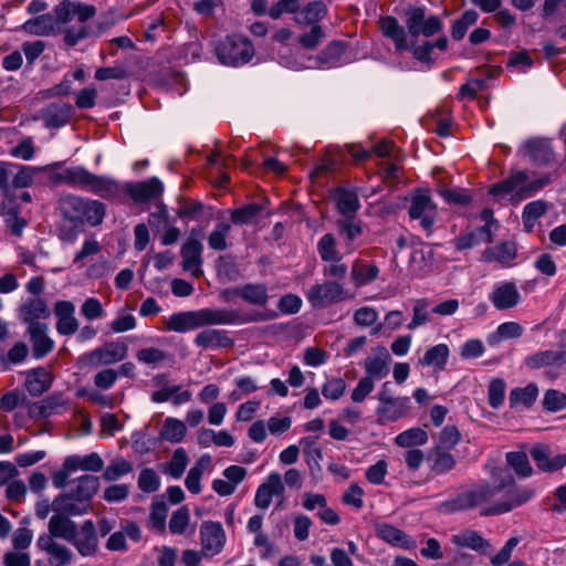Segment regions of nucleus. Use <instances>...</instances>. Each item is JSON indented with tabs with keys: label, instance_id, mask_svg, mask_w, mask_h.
<instances>
[{
	"label": "nucleus",
	"instance_id": "nucleus-24",
	"mask_svg": "<svg viewBox=\"0 0 566 566\" xmlns=\"http://www.w3.org/2000/svg\"><path fill=\"white\" fill-rule=\"evenodd\" d=\"M378 355L368 356L365 359L364 367L366 370L365 377L370 379H381L389 373L388 364L390 361V355L385 346L377 347Z\"/></svg>",
	"mask_w": 566,
	"mask_h": 566
},
{
	"label": "nucleus",
	"instance_id": "nucleus-27",
	"mask_svg": "<svg viewBox=\"0 0 566 566\" xmlns=\"http://www.w3.org/2000/svg\"><path fill=\"white\" fill-rule=\"evenodd\" d=\"M52 375L44 367H36L27 373L25 387L33 397H39L50 389Z\"/></svg>",
	"mask_w": 566,
	"mask_h": 566
},
{
	"label": "nucleus",
	"instance_id": "nucleus-45",
	"mask_svg": "<svg viewBox=\"0 0 566 566\" xmlns=\"http://www.w3.org/2000/svg\"><path fill=\"white\" fill-rule=\"evenodd\" d=\"M449 357V347L446 344H439L430 347L419 360L422 366H433L437 370L446 368Z\"/></svg>",
	"mask_w": 566,
	"mask_h": 566
},
{
	"label": "nucleus",
	"instance_id": "nucleus-48",
	"mask_svg": "<svg viewBox=\"0 0 566 566\" xmlns=\"http://www.w3.org/2000/svg\"><path fill=\"white\" fill-rule=\"evenodd\" d=\"M538 396V388L535 384H528L524 388H514L510 392V407L514 408L518 405H523L530 408L535 402Z\"/></svg>",
	"mask_w": 566,
	"mask_h": 566
},
{
	"label": "nucleus",
	"instance_id": "nucleus-30",
	"mask_svg": "<svg viewBox=\"0 0 566 566\" xmlns=\"http://www.w3.org/2000/svg\"><path fill=\"white\" fill-rule=\"evenodd\" d=\"M21 30L36 36L50 35L57 31L56 19L53 18L52 13L41 14L25 21L21 25Z\"/></svg>",
	"mask_w": 566,
	"mask_h": 566
},
{
	"label": "nucleus",
	"instance_id": "nucleus-33",
	"mask_svg": "<svg viewBox=\"0 0 566 566\" xmlns=\"http://www.w3.org/2000/svg\"><path fill=\"white\" fill-rule=\"evenodd\" d=\"M84 197L76 195H65L59 200V210L62 218L76 228V221L80 220L81 209L84 205Z\"/></svg>",
	"mask_w": 566,
	"mask_h": 566
},
{
	"label": "nucleus",
	"instance_id": "nucleus-9",
	"mask_svg": "<svg viewBox=\"0 0 566 566\" xmlns=\"http://www.w3.org/2000/svg\"><path fill=\"white\" fill-rule=\"evenodd\" d=\"M96 14V8L78 1L63 0L53 9V18L56 19V28L70 23L77 17L81 23H85Z\"/></svg>",
	"mask_w": 566,
	"mask_h": 566
},
{
	"label": "nucleus",
	"instance_id": "nucleus-38",
	"mask_svg": "<svg viewBox=\"0 0 566 566\" xmlns=\"http://www.w3.org/2000/svg\"><path fill=\"white\" fill-rule=\"evenodd\" d=\"M491 301L497 310L514 307L520 301L515 285H499L491 295Z\"/></svg>",
	"mask_w": 566,
	"mask_h": 566
},
{
	"label": "nucleus",
	"instance_id": "nucleus-20",
	"mask_svg": "<svg viewBox=\"0 0 566 566\" xmlns=\"http://www.w3.org/2000/svg\"><path fill=\"white\" fill-rule=\"evenodd\" d=\"M222 296L226 301H231L233 296H240L245 302L254 305H265L269 298L265 285H242L237 289H226Z\"/></svg>",
	"mask_w": 566,
	"mask_h": 566
},
{
	"label": "nucleus",
	"instance_id": "nucleus-39",
	"mask_svg": "<svg viewBox=\"0 0 566 566\" xmlns=\"http://www.w3.org/2000/svg\"><path fill=\"white\" fill-rule=\"evenodd\" d=\"M74 500L75 497L69 492L59 494L52 502V511H54L55 514H65L69 518L86 513L87 507L74 503Z\"/></svg>",
	"mask_w": 566,
	"mask_h": 566
},
{
	"label": "nucleus",
	"instance_id": "nucleus-28",
	"mask_svg": "<svg viewBox=\"0 0 566 566\" xmlns=\"http://www.w3.org/2000/svg\"><path fill=\"white\" fill-rule=\"evenodd\" d=\"M430 470L436 475H443L452 471L457 465V460L450 450L441 448H431L428 452Z\"/></svg>",
	"mask_w": 566,
	"mask_h": 566
},
{
	"label": "nucleus",
	"instance_id": "nucleus-64",
	"mask_svg": "<svg viewBox=\"0 0 566 566\" xmlns=\"http://www.w3.org/2000/svg\"><path fill=\"white\" fill-rule=\"evenodd\" d=\"M543 407L548 411H559L566 407V395L557 390L549 389L545 392Z\"/></svg>",
	"mask_w": 566,
	"mask_h": 566
},
{
	"label": "nucleus",
	"instance_id": "nucleus-36",
	"mask_svg": "<svg viewBox=\"0 0 566 566\" xmlns=\"http://www.w3.org/2000/svg\"><path fill=\"white\" fill-rule=\"evenodd\" d=\"M50 315V311L44 300L35 297L29 300L20 307V316L28 326L32 323H40L39 318H45Z\"/></svg>",
	"mask_w": 566,
	"mask_h": 566
},
{
	"label": "nucleus",
	"instance_id": "nucleus-47",
	"mask_svg": "<svg viewBox=\"0 0 566 566\" xmlns=\"http://www.w3.org/2000/svg\"><path fill=\"white\" fill-rule=\"evenodd\" d=\"M428 433L419 427L402 431L395 438V443L401 448L412 449L428 442Z\"/></svg>",
	"mask_w": 566,
	"mask_h": 566
},
{
	"label": "nucleus",
	"instance_id": "nucleus-46",
	"mask_svg": "<svg viewBox=\"0 0 566 566\" xmlns=\"http://www.w3.org/2000/svg\"><path fill=\"white\" fill-rule=\"evenodd\" d=\"M564 361L559 358L556 350H543L535 353L525 359V366L530 369H539L542 367L557 366L560 367Z\"/></svg>",
	"mask_w": 566,
	"mask_h": 566
},
{
	"label": "nucleus",
	"instance_id": "nucleus-58",
	"mask_svg": "<svg viewBox=\"0 0 566 566\" xmlns=\"http://www.w3.org/2000/svg\"><path fill=\"white\" fill-rule=\"evenodd\" d=\"M29 354V348L25 343L18 342L11 347L7 356L1 355L0 363L3 369H10L11 364L22 363Z\"/></svg>",
	"mask_w": 566,
	"mask_h": 566
},
{
	"label": "nucleus",
	"instance_id": "nucleus-18",
	"mask_svg": "<svg viewBox=\"0 0 566 566\" xmlns=\"http://www.w3.org/2000/svg\"><path fill=\"white\" fill-rule=\"evenodd\" d=\"M343 285H312L307 293L314 307L324 308L332 303L344 300Z\"/></svg>",
	"mask_w": 566,
	"mask_h": 566
},
{
	"label": "nucleus",
	"instance_id": "nucleus-40",
	"mask_svg": "<svg viewBox=\"0 0 566 566\" xmlns=\"http://www.w3.org/2000/svg\"><path fill=\"white\" fill-rule=\"evenodd\" d=\"M64 406V401L61 395H52L43 400L34 403L30 408V416L32 418H48L54 413H57L60 408Z\"/></svg>",
	"mask_w": 566,
	"mask_h": 566
},
{
	"label": "nucleus",
	"instance_id": "nucleus-37",
	"mask_svg": "<svg viewBox=\"0 0 566 566\" xmlns=\"http://www.w3.org/2000/svg\"><path fill=\"white\" fill-rule=\"evenodd\" d=\"M65 467L72 471L81 469L84 471L99 472L103 470L104 461L96 452H92L85 457L75 454L65 458Z\"/></svg>",
	"mask_w": 566,
	"mask_h": 566
},
{
	"label": "nucleus",
	"instance_id": "nucleus-22",
	"mask_svg": "<svg viewBox=\"0 0 566 566\" xmlns=\"http://www.w3.org/2000/svg\"><path fill=\"white\" fill-rule=\"evenodd\" d=\"M376 534L379 538L394 546H398L403 549H411L416 547V541L412 537L390 524H378L376 527Z\"/></svg>",
	"mask_w": 566,
	"mask_h": 566
},
{
	"label": "nucleus",
	"instance_id": "nucleus-6",
	"mask_svg": "<svg viewBox=\"0 0 566 566\" xmlns=\"http://www.w3.org/2000/svg\"><path fill=\"white\" fill-rule=\"evenodd\" d=\"M220 63L239 66L248 63L254 55V48L247 36L229 35L216 48Z\"/></svg>",
	"mask_w": 566,
	"mask_h": 566
},
{
	"label": "nucleus",
	"instance_id": "nucleus-1",
	"mask_svg": "<svg viewBox=\"0 0 566 566\" xmlns=\"http://www.w3.org/2000/svg\"><path fill=\"white\" fill-rule=\"evenodd\" d=\"M493 478L497 483L496 485H491L488 482L479 483L471 490L462 492L455 497L443 502L442 507L449 513L470 510L488 502L501 491L509 488L505 494V500L496 502L492 507L483 512V515H496L510 512L513 509L523 505L535 494L533 489L516 486L512 474L502 469L494 470Z\"/></svg>",
	"mask_w": 566,
	"mask_h": 566
},
{
	"label": "nucleus",
	"instance_id": "nucleus-13",
	"mask_svg": "<svg viewBox=\"0 0 566 566\" xmlns=\"http://www.w3.org/2000/svg\"><path fill=\"white\" fill-rule=\"evenodd\" d=\"M82 556H92L98 547V537L92 520H86L75 534V539L70 542Z\"/></svg>",
	"mask_w": 566,
	"mask_h": 566
},
{
	"label": "nucleus",
	"instance_id": "nucleus-56",
	"mask_svg": "<svg viewBox=\"0 0 566 566\" xmlns=\"http://www.w3.org/2000/svg\"><path fill=\"white\" fill-rule=\"evenodd\" d=\"M317 251L322 260L324 261H339L340 256L336 250V240L332 233L324 234L318 243Z\"/></svg>",
	"mask_w": 566,
	"mask_h": 566
},
{
	"label": "nucleus",
	"instance_id": "nucleus-44",
	"mask_svg": "<svg viewBox=\"0 0 566 566\" xmlns=\"http://www.w3.org/2000/svg\"><path fill=\"white\" fill-rule=\"evenodd\" d=\"M350 275L356 283H367L378 279L379 269L366 260L357 259L352 265Z\"/></svg>",
	"mask_w": 566,
	"mask_h": 566
},
{
	"label": "nucleus",
	"instance_id": "nucleus-11",
	"mask_svg": "<svg viewBox=\"0 0 566 566\" xmlns=\"http://www.w3.org/2000/svg\"><path fill=\"white\" fill-rule=\"evenodd\" d=\"M75 114L71 104L54 102L40 109L38 118L46 128H61L67 125Z\"/></svg>",
	"mask_w": 566,
	"mask_h": 566
},
{
	"label": "nucleus",
	"instance_id": "nucleus-14",
	"mask_svg": "<svg viewBox=\"0 0 566 566\" xmlns=\"http://www.w3.org/2000/svg\"><path fill=\"white\" fill-rule=\"evenodd\" d=\"M126 191L135 202L144 203L161 195L163 184L158 178L153 177L146 181L127 184Z\"/></svg>",
	"mask_w": 566,
	"mask_h": 566
},
{
	"label": "nucleus",
	"instance_id": "nucleus-57",
	"mask_svg": "<svg viewBox=\"0 0 566 566\" xmlns=\"http://www.w3.org/2000/svg\"><path fill=\"white\" fill-rule=\"evenodd\" d=\"M133 471V465L125 459H114L104 470L103 479L106 481H116L123 475Z\"/></svg>",
	"mask_w": 566,
	"mask_h": 566
},
{
	"label": "nucleus",
	"instance_id": "nucleus-26",
	"mask_svg": "<svg viewBox=\"0 0 566 566\" xmlns=\"http://www.w3.org/2000/svg\"><path fill=\"white\" fill-rule=\"evenodd\" d=\"M193 342L201 348H228L234 345L226 331L211 328L198 333Z\"/></svg>",
	"mask_w": 566,
	"mask_h": 566
},
{
	"label": "nucleus",
	"instance_id": "nucleus-34",
	"mask_svg": "<svg viewBox=\"0 0 566 566\" xmlns=\"http://www.w3.org/2000/svg\"><path fill=\"white\" fill-rule=\"evenodd\" d=\"M327 8L323 1H312L307 3L295 15V21L303 25H315L325 18Z\"/></svg>",
	"mask_w": 566,
	"mask_h": 566
},
{
	"label": "nucleus",
	"instance_id": "nucleus-52",
	"mask_svg": "<svg viewBox=\"0 0 566 566\" xmlns=\"http://www.w3.org/2000/svg\"><path fill=\"white\" fill-rule=\"evenodd\" d=\"M479 14L474 10H467L462 15L454 20L451 27V36L455 41L464 38L470 27L474 25L478 21Z\"/></svg>",
	"mask_w": 566,
	"mask_h": 566
},
{
	"label": "nucleus",
	"instance_id": "nucleus-32",
	"mask_svg": "<svg viewBox=\"0 0 566 566\" xmlns=\"http://www.w3.org/2000/svg\"><path fill=\"white\" fill-rule=\"evenodd\" d=\"M524 149L535 165L544 166L553 160V150L546 139H530L524 144Z\"/></svg>",
	"mask_w": 566,
	"mask_h": 566
},
{
	"label": "nucleus",
	"instance_id": "nucleus-63",
	"mask_svg": "<svg viewBox=\"0 0 566 566\" xmlns=\"http://www.w3.org/2000/svg\"><path fill=\"white\" fill-rule=\"evenodd\" d=\"M325 33L321 25L315 24L311 28L308 32H305L300 35L298 43L302 48L307 50L316 49L322 40L324 39Z\"/></svg>",
	"mask_w": 566,
	"mask_h": 566
},
{
	"label": "nucleus",
	"instance_id": "nucleus-41",
	"mask_svg": "<svg viewBox=\"0 0 566 566\" xmlns=\"http://www.w3.org/2000/svg\"><path fill=\"white\" fill-rule=\"evenodd\" d=\"M452 542L457 546L469 547L481 554H485L490 547V543L473 530H467L459 535H454Z\"/></svg>",
	"mask_w": 566,
	"mask_h": 566
},
{
	"label": "nucleus",
	"instance_id": "nucleus-60",
	"mask_svg": "<svg viewBox=\"0 0 566 566\" xmlns=\"http://www.w3.org/2000/svg\"><path fill=\"white\" fill-rule=\"evenodd\" d=\"M505 388L506 385L501 378H494L490 381L488 388V400L492 408L497 409L503 405Z\"/></svg>",
	"mask_w": 566,
	"mask_h": 566
},
{
	"label": "nucleus",
	"instance_id": "nucleus-43",
	"mask_svg": "<svg viewBox=\"0 0 566 566\" xmlns=\"http://www.w3.org/2000/svg\"><path fill=\"white\" fill-rule=\"evenodd\" d=\"M516 256V245L512 241H505L484 251L483 258L486 261H496L501 264L511 262Z\"/></svg>",
	"mask_w": 566,
	"mask_h": 566
},
{
	"label": "nucleus",
	"instance_id": "nucleus-16",
	"mask_svg": "<svg viewBox=\"0 0 566 566\" xmlns=\"http://www.w3.org/2000/svg\"><path fill=\"white\" fill-rule=\"evenodd\" d=\"M331 196L340 214L339 218L356 217L360 209V201L355 190L337 187L331 191Z\"/></svg>",
	"mask_w": 566,
	"mask_h": 566
},
{
	"label": "nucleus",
	"instance_id": "nucleus-17",
	"mask_svg": "<svg viewBox=\"0 0 566 566\" xmlns=\"http://www.w3.org/2000/svg\"><path fill=\"white\" fill-rule=\"evenodd\" d=\"M284 492V484L281 474L277 472L271 473L265 482H263L256 490L254 503L259 509H268L274 495H282Z\"/></svg>",
	"mask_w": 566,
	"mask_h": 566
},
{
	"label": "nucleus",
	"instance_id": "nucleus-15",
	"mask_svg": "<svg viewBox=\"0 0 566 566\" xmlns=\"http://www.w3.org/2000/svg\"><path fill=\"white\" fill-rule=\"evenodd\" d=\"M530 453L536 467L544 472H555L566 465V454L552 457L551 448L547 444H536Z\"/></svg>",
	"mask_w": 566,
	"mask_h": 566
},
{
	"label": "nucleus",
	"instance_id": "nucleus-51",
	"mask_svg": "<svg viewBox=\"0 0 566 566\" xmlns=\"http://www.w3.org/2000/svg\"><path fill=\"white\" fill-rule=\"evenodd\" d=\"M263 210L259 203L252 202L230 211V220L233 224L251 223Z\"/></svg>",
	"mask_w": 566,
	"mask_h": 566
},
{
	"label": "nucleus",
	"instance_id": "nucleus-5",
	"mask_svg": "<svg viewBox=\"0 0 566 566\" xmlns=\"http://www.w3.org/2000/svg\"><path fill=\"white\" fill-rule=\"evenodd\" d=\"M408 214L411 220L419 221V226L430 234L438 217V207L428 189H415L410 193Z\"/></svg>",
	"mask_w": 566,
	"mask_h": 566
},
{
	"label": "nucleus",
	"instance_id": "nucleus-54",
	"mask_svg": "<svg viewBox=\"0 0 566 566\" xmlns=\"http://www.w3.org/2000/svg\"><path fill=\"white\" fill-rule=\"evenodd\" d=\"M506 462L511 468L514 469L516 474L520 476L527 478L533 472V469L530 464L528 458L525 452H507Z\"/></svg>",
	"mask_w": 566,
	"mask_h": 566
},
{
	"label": "nucleus",
	"instance_id": "nucleus-59",
	"mask_svg": "<svg viewBox=\"0 0 566 566\" xmlns=\"http://www.w3.org/2000/svg\"><path fill=\"white\" fill-rule=\"evenodd\" d=\"M491 77V74L485 78H469L468 82L460 86L458 98L464 99L470 98L474 99L479 92L484 91L488 87V78Z\"/></svg>",
	"mask_w": 566,
	"mask_h": 566
},
{
	"label": "nucleus",
	"instance_id": "nucleus-7",
	"mask_svg": "<svg viewBox=\"0 0 566 566\" xmlns=\"http://www.w3.org/2000/svg\"><path fill=\"white\" fill-rule=\"evenodd\" d=\"M200 229L193 228L187 241L181 245L180 255L182 269L190 272L192 279L198 280L202 275V251L203 245L199 241Z\"/></svg>",
	"mask_w": 566,
	"mask_h": 566
},
{
	"label": "nucleus",
	"instance_id": "nucleus-25",
	"mask_svg": "<svg viewBox=\"0 0 566 566\" xmlns=\"http://www.w3.org/2000/svg\"><path fill=\"white\" fill-rule=\"evenodd\" d=\"M395 402H388L380 405L377 408V422L384 424L386 422H394L407 415L409 408V397H397Z\"/></svg>",
	"mask_w": 566,
	"mask_h": 566
},
{
	"label": "nucleus",
	"instance_id": "nucleus-2",
	"mask_svg": "<svg viewBox=\"0 0 566 566\" xmlns=\"http://www.w3.org/2000/svg\"><path fill=\"white\" fill-rule=\"evenodd\" d=\"M424 7L410 6L403 12L406 27L401 25L392 15L381 17L378 21L381 34L389 39L397 52L409 50L408 34L412 38L423 35L430 38L442 30V22L437 15H426Z\"/></svg>",
	"mask_w": 566,
	"mask_h": 566
},
{
	"label": "nucleus",
	"instance_id": "nucleus-21",
	"mask_svg": "<svg viewBox=\"0 0 566 566\" xmlns=\"http://www.w3.org/2000/svg\"><path fill=\"white\" fill-rule=\"evenodd\" d=\"M105 216L106 206L102 201L85 198L81 209L80 220L76 221V228L84 224L98 227L103 223Z\"/></svg>",
	"mask_w": 566,
	"mask_h": 566
},
{
	"label": "nucleus",
	"instance_id": "nucleus-23",
	"mask_svg": "<svg viewBox=\"0 0 566 566\" xmlns=\"http://www.w3.org/2000/svg\"><path fill=\"white\" fill-rule=\"evenodd\" d=\"M338 235L345 241L347 247L355 249V241L364 233V222L357 217L338 218L335 221Z\"/></svg>",
	"mask_w": 566,
	"mask_h": 566
},
{
	"label": "nucleus",
	"instance_id": "nucleus-19",
	"mask_svg": "<svg viewBox=\"0 0 566 566\" xmlns=\"http://www.w3.org/2000/svg\"><path fill=\"white\" fill-rule=\"evenodd\" d=\"M46 324L32 323L28 326L33 357L39 359L52 352L54 343L46 334Z\"/></svg>",
	"mask_w": 566,
	"mask_h": 566
},
{
	"label": "nucleus",
	"instance_id": "nucleus-3",
	"mask_svg": "<svg viewBox=\"0 0 566 566\" xmlns=\"http://www.w3.org/2000/svg\"><path fill=\"white\" fill-rule=\"evenodd\" d=\"M275 317L274 312L241 314L234 310L201 308L198 311L179 312L165 319L164 325L168 331L186 333L210 325L243 324L249 322H263Z\"/></svg>",
	"mask_w": 566,
	"mask_h": 566
},
{
	"label": "nucleus",
	"instance_id": "nucleus-49",
	"mask_svg": "<svg viewBox=\"0 0 566 566\" xmlns=\"http://www.w3.org/2000/svg\"><path fill=\"white\" fill-rule=\"evenodd\" d=\"M210 461L211 457L209 454H203L189 470L185 480V484L190 493L198 494L201 492L200 480L203 474L205 464H209Z\"/></svg>",
	"mask_w": 566,
	"mask_h": 566
},
{
	"label": "nucleus",
	"instance_id": "nucleus-31",
	"mask_svg": "<svg viewBox=\"0 0 566 566\" xmlns=\"http://www.w3.org/2000/svg\"><path fill=\"white\" fill-rule=\"evenodd\" d=\"M149 224L153 227H157L158 230L160 228V224H163V232L160 234V242L163 245L175 244L180 238V230L177 227L169 223L166 210H160L159 212L151 213L149 216Z\"/></svg>",
	"mask_w": 566,
	"mask_h": 566
},
{
	"label": "nucleus",
	"instance_id": "nucleus-8",
	"mask_svg": "<svg viewBox=\"0 0 566 566\" xmlns=\"http://www.w3.org/2000/svg\"><path fill=\"white\" fill-rule=\"evenodd\" d=\"M345 53V43L342 41L331 42L324 50L315 56H308L307 60L312 62L311 65H305L303 62L285 61V65L296 70L304 67L310 69H331L338 65L343 54Z\"/></svg>",
	"mask_w": 566,
	"mask_h": 566
},
{
	"label": "nucleus",
	"instance_id": "nucleus-4",
	"mask_svg": "<svg viewBox=\"0 0 566 566\" xmlns=\"http://www.w3.org/2000/svg\"><path fill=\"white\" fill-rule=\"evenodd\" d=\"M54 181L90 191L106 200L116 199L120 195V186L117 180L95 175L81 166L69 167L56 174Z\"/></svg>",
	"mask_w": 566,
	"mask_h": 566
},
{
	"label": "nucleus",
	"instance_id": "nucleus-10",
	"mask_svg": "<svg viewBox=\"0 0 566 566\" xmlns=\"http://www.w3.org/2000/svg\"><path fill=\"white\" fill-rule=\"evenodd\" d=\"M127 345L124 343L109 342L84 354L80 357V360L91 367L111 365L123 360L127 355Z\"/></svg>",
	"mask_w": 566,
	"mask_h": 566
},
{
	"label": "nucleus",
	"instance_id": "nucleus-42",
	"mask_svg": "<svg viewBox=\"0 0 566 566\" xmlns=\"http://www.w3.org/2000/svg\"><path fill=\"white\" fill-rule=\"evenodd\" d=\"M231 223L227 221L218 222L211 233L208 235V245L214 251H224L231 243L228 242L231 232Z\"/></svg>",
	"mask_w": 566,
	"mask_h": 566
},
{
	"label": "nucleus",
	"instance_id": "nucleus-29",
	"mask_svg": "<svg viewBox=\"0 0 566 566\" xmlns=\"http://www.w3.org/2000/svg\"><path fill=\"white\" fill-rule=\"evenodd\" d=\"M49 532L55 538H63L66 542L75 539L77 533V524L69 518L65 514H54L51 516L48 524Z\"/></svg>",
	"mask_w": 566,
	"mask_h": 566
},
{
	"label": "nucleus",
	"instance_id": "nucleus-50",
	"mask_svg": "<svg viewBox=\"0 0 566 566\" xmlns=\"http://www.w3.org/2000/svg\"><path fill=\"white\" fill-rule=\"evenodd\" d=\"M186 433V424L176 418H167L160 430V437L171 443L181 442Z\"/></svg>",
	"mask_w": 566,
	"mask_h": 566
},
{
	"label": "nucleus",
	"instance_id": "nucleus-55",
	"mask_svg": "<svg viewBox=\"0 0 566 566\" xmlns=\"http://www.w3.org/2000/svg\"><path fill=\"white\" fill-rule=\"evenodd\" d=\"M461 438L462 434L458 427L448 424L440 431L438 442L433 448L451 450L461 441Z\"/></svg>",
	"mask_w": 566,
	"mask_h": 566
},
{
	"label": "nucleus",
	"instance_id": "nucleus-62",
	"mask_svg": "<svg viewBox=\"0 0 566 566\" xmlns=\"http://www.w3.org/2000/svg\"><path fill=\"white\" fill-rule=\"evenodd\" d=\"M167 505L165 502H155L151 505L150 511V526L160 533H165L166 530V517H167Z\"/></svg>",
	"mask_w": 566,
	"mask_h": 566
},
{
	"label": "nucleus",
	"instance_id": "nucleus-12",
	"mask_svg": "<svg viewBox=\"0 0 566 566\" xmlns=\"http://www.w3.org/2000/svg\"><path fill=\"white\" fill-rule=\"evenodd\" d=\"M200 539L202 549L208 554H219L226 543V534L219 522L207 521L201 524Z\"/></svg>",
	"mask_w": 566,
	"mask_h": 566
},
{
	"label": "nucleus",
	"instance_id": "nucleus-53",
	"mask_svg": "<svg viewBox=\"0 0 566 566\" xmlns=\"http://www.w3.org/2000/svg\"><path fill=\"white\" fill-rule=\"evenodd\" d=\"M217 272L221 280L237 281L240 275L239 266L232 255L219 256L217 261Z\"/></svg>",
	"mask_w": 566,
	"mask_h": 566
},
{
	"label": "nucleus",
	"instance_id": "nucleus-35",
	"mask_svg": "<svg viewBox=\"0 0 566 566\" xmlns=\"http://www.w3.org/2000/svg\"><path fill=\"white\" fill-rule=\"evenodd\" d=\"M99 489V479L95 475L85 474L77 479V485L69 492L75 497V501L90 502Z\"/></svg>",
	"mask_w": 566,
	"mask_h": 566
},
{
	"label": "nucleus",
	"instance_id": "nucleus-61",
	"mask_svg": "<svg viewBox=\"0 0 566 566\" xmlns=\"http://www.w3.org/2000/svg\"><path fill=\"white\" fill-rule=\"evenodd\" d=\"M160 480L156 471L147 468L140 471L138 478V488L145 493H153L159 489Z\"/></svg>",
	"mask_w": 566,
	"mask_h": 566
}]
</instances>
